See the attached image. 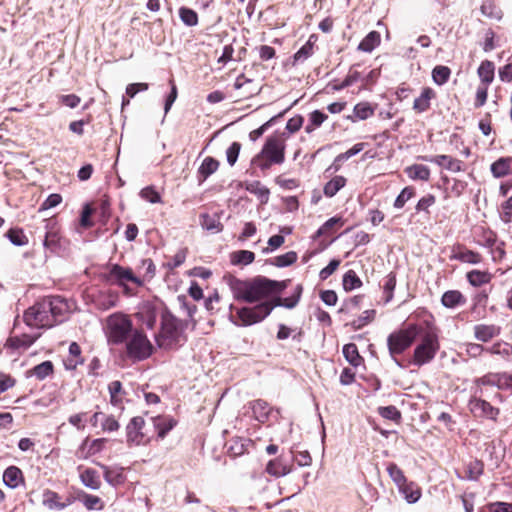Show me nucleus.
Instances as JSON below:
<instances>
[{
    "label": "nucleus",
    "instance_id": "nucleus-1",
    "mask_svg": "<svg viewBox=\"0 0 512 512\" xmlns=\"http://www.w3.org/2000/svg\"><path fill=\"white\" fill-rule=\"evenodd\" d=\"M228 285L235 300L246 303H261L271 301L286 287L285 282L271 280L264 276L250 279L229 277Z\"/></svg>",
    "mask_w": 512,
    "mask_h": 512
},
{
    "label": "nucleus",
    "instance_id": "nucleus-2",
    "mask_svg": "<svg viewBox=\"0 0 512 512\" xmlns=\"http://www.w3.org/2000/svg\"><path fill=\"white\" fill-rule=\"evenodd\" d=\"M67 302L60 297H43L34 304V327L51 328L62 322L68 312Z\"/></svg>",
    "mask_w": 512,
    "mask_h": 512
},
{
    "label": "nucleus",
    "instance_id": "nucleus-3",
    "mask_svg": "<svg viewBox=\"0 0 512 512\" xmlns=\"http://www.w3.org/2000/svg\"><path fill=\"white\" fill-rule=\"evenodd\" d=\"M275 308V304H269L268 301H264L258 303L254 306H242L236 307L234 305H230V315L229 320L235 325L239 327H247L257 323L262 322L266 317H268L273 309Z\"/></svg>",
    "mask_w": 512,
    "mask_h": 512
},
{
    "label": "nucleus",
    "instance_id": "nucleus-4",
    "mask_svg": "<svg viewBox=\"0 0 512 512\" xmlns=\"http://www.w3.org/2000/svg\"><path fill=\"white\" fill-rule=\"evenodd\" d=\"M160 347L172 349L184 341L181 322L169 311L161 316V332L157 340Z\"/></svg>",
    "mask_w": 512,
    "mask_h": 512
},
{
    "label": "nucleus",
    "instance_id": "nucleus-5",
    "mask_svg": "<svg viewBox=\"0 0 512 512\" xmlns=\"http://www.w3.org/2000/svg\"><path fill=\"white\" fill-rule=\"evenodd\" d=\"M132 330L131 319L123 313H114L106 320L105 334L110 344L118 345L126 342Z\"/></svg>",
    "mask_w": 512,
    "mask_h": 512
},
{
    "label": "nucleus",
    "instance_id": "nucleus-6",
    "mask_svg": "<svg viewBox=\"0 0 512 512\" xmlns=\"http://www.w3.org/2000/svg\"><path fill=\"white\" fill-rule=\"evenodd\" d=\"M419 333L416 325H409L407 328L391 333L387 338V345L390 355L394 358L403 353L413 343Z\"/></svg>",
    "mask_w": 512,
    "mask_h": 512
},
{
    "label": "nucleus",
    "instance_id": "nucleus-7",
    "mask_svg": "<svg viewBox=\"0 0 512 512\" xmlns=\"http://www.w3.org/2000/svg\"><path fill=\"white\" fill-rule=\"evenodd\" d=\"M127 355L134 361H142L153 353V346L147 336L138 330L132 332L126 343Z\"/></svg>",
    "mask_w": 512,
    "mask_h": 512
},
{
    "label": "nucleus",
    "instance_id": "nucleus-8",
    "mask_svg": "<svg viewBox=\"0 0 512 512\" xmlns=\"http://www.w3.org/2000/svg\"><path fill=\"white\" fill-rule=\"evenodd\" d=\"M439 349L438 336L433 331H428L422 337V341L414 350L413 362L417 366H422L430 362Z\"/></svg>",
    "mask_w": 512,
    "mask_h": 512
},
{
    "label": "nucleus",
    "instance_id": "nucleus-9",
    "mask_svg": "<svg viewBox=\"0 0 512 512\" xmlns=\"http://www.w3.org/2000/svg\"><path fill=\"white\" fill-rule=\"evenodd\" d=\"M286 138L284 134L267 137L262 149L261 155L269 159L276 165L285 161Z\"/></svg>",
    "mask_w": 512,
    "mask_h": 512
},
{
    "label": "nucleus",
    "instance_id": "nucleus-10",
    "mask_svg": "<svg viewBox=\"0 0 512 512\" xmlns=\"http://www.w3.org/2000/svg\"><path fill=\"white\" fill-rule=\"evenodd\" d=\"M103 278L107 283L120 287H125L127 282H133L138 286L142 285V281L133 274L130 268L122 267L119 264L109 265Z\"/></svg>",
    "mask_w": 512,
    "mask_h": 512
},
{
    "label": "nucleus",
    "instance_id": "nucleus-11",
    "mask_svg": "<svg viewBox=\"0 0 512 512\" xmlns=\"http://www.w3.org/2000/svg\"><path fill=\"white\" fill-rule=\"evenodd\" d=\"M470 411L479 417H486L495 420L499 414V409L493 407L489 402L480 399L472 398L469 402Z\"/></svg>",
    "mask_w": 512,
    "mask_h": 512
},
{
    "label": "nucleus",
    "instance_id": "nucleus-12",
    "mask_svg": "<svg viewBox=\"0 0 512 512\" xmlns=\"http://www.w3.org/2000/svg\"><path fill=\"white\" fill-rule=\"evenodd\" d=\"M419 159L437 164L451 172H460L463 169V162L448 155L420 156Z\"/></svg>",
    "mask_w": 512,
    "mask_h": 512
},
{
    "label": "nucleus",
    "instance_id": "nucleus-13",
    "mask_svg": "<svg viewBox=\"0 0 512 512\" xmlns=\"http://www.w3.org/2000/svg\"><path fill=\"white\" fill-rule=\"evenodd\" d=\"M145 421L142 417H133L126 426L127 442L131 445H140L143 441L144 434L142 429Z\"/></svg>",
    "mask_w": 512,
    "mask_h": 512
},
{
    "label": "nucleus",
    "instance_id": "nucleus-14",
    "mask_svg": "<svg viewBox=\"0 0 512 512\" xmlns=\"http://www.w3.org/2000/svg\"><path fill=\"white\" fill-rule=\"evenodd\" d=\"M72 499L66 497L64 500L53 491H45L42 495V503L50 510H62L72 504Z\"/></svg>",
    "mask_w": 512,
    "mask_h": 512
},
{
    "label": "nucleus",
    "instance_id": "nucleus-15",
    "mask_svg": "<svg viewBox=\"0 0 512 512\" xmlns=\"http://www.w3.org/2000/svg\"><path fill=\"white\" fill-rule=\"evenodd\" d=\"M250 407L254 418L260 423L267 422L273 416V409L262 399L252 401Z\"/></svg>",
    "mask_w": 512,
    "mask_h": 512
},
{
    "label": "nucleus",
    "instance_id": "nucleus-16",
    "mask_svg": "<svg viewBox=\"0 0 512 512\" xmlns=\"http://www.w3.org/2000/svg\"><path fill=\"white\" fill-rule=\"evenodd\" d=\"M501 328L494 324H477L474 326V337L481 342H488L498 336Z\"/></svg>",
    "mask_w": 512,
    "mask_h": 512
},
{
    "label": "nucleus",
    "instance_id": "nucleus-17",
    "mask_svg": "<svg viewBox=\"0 0 512 512\" xmlns=\"http://www.w3.org/2000/svg\"><path fill=\"white\" fill-rule=\"evenodd\" d=\"M3 482L9 488H18L24 483L22 471L16 466H9L3 473Z\"/></svg>",
    "mask_w": 512,
    "mask_h": 512
},
{
    "label": "nucleus",
    "instance_id": "nucleus-18",
    "mask_svg": "<svg viewBox=\"0 0 512 512\" xmlns=\"http://www.w3.org/2000/svg\"><path fill=\"white\" fill-rule=\"evenodd\" d=\"M77 499L88 511H100L104 508V502L100 497L85 491H78Z\"/></svg>",
    "mask_w": 512,
    "mask_h": 512
},
{
    "label": "nucleus",
    "instance_id": "nucleus-19",
    "mask_svg": "<svg viewBox=\"0 0 512 512\" xmlns=\"http://www.w3.org/2000/svg\"><path fill=\"white\" fill-rule=\"evenodd\" d=\"M219 168V161L213 157H206L198 168L197 176L199 183H203L209 176L214 174Z\"/></svg>",
    "mask_w": 512,
    "mask_h": 512
},
{
    "label": "nucleus",
    "instance_id": "nucleus-20",
    "mask_svg": "<svg viewBox=\"0 0 512 512\" xmlns=\"http://www.w3.org/2000/svg\"><path fill=\"white\" fill-rule=\"evenodd\" d=\"M79 477L81 483L91 490H98L101 486L99 473L92 468L82 470Z\"/></svg>",
    "mask_w": 512,
    "mask_h": 512
},
{
    "label": "nucleus",
    "instance_id": "nucleus-21",
    "mask_svg": "<svg viewBox=\"0 0 512 512\" xmlns=\"http://www.w3.org/2000/svg\"><path fill=\"white\" fill-rule=\"evenodd\" d=\"M201 227L211 233H219L223 230V225L220 222V217L217 214L203 213L200 215Z\"/></svg>",
    "mask_w": 512,
    "mask_h": 512
},
{
    "label": "nucleus",
    "instance_id": "nucleus-22",
    "mask_svg": "<svg viewBox=\"0 0 512 512\" xmlns=\"http://www.w3.org/2000/svg\"><path fill=\"white\" fill-rule=\"evenodd\" d=\"M84 359L81 356V348L76 342L69 345V355L64 360V366L67 370H74L78 365L83 364Z\"/></svg>",
    "mask_w": 512,
    "mask_h": 512
},
{
    "label": "nucleus",
    "instance_id": "nucleus-23",
    "mask_svg": "<svg viewBox=\"0 0 512 512\" xmlns=\"http://www.w3.org/2000/svg\"><path fill=\"white\" fill-rule=\"evenodd\" d=\"M398 490L409 504L416 503L422 495L421 489L414 482L406 481L403 486L398 487Z\"/></svg>",
    "mask_w": 512,
    "mask_h": 512
},
{
    "label": "nucleus",
    "instance_id": "nucleus-24",
    "mask_svg": "<svg viewBox=\"0 0 512 512\" xmlns=\"http://www.w3.org/2000/svg\"><path fill=\"white\" fill-rule=\"evenodd\" d=\"M441 303L444 307L453 309L464 305L466 303V299L460 291L449 290L442 295Z\"/></svg>",
    "mask_w": 512,
    "mask_h": 512
},
{
    "label": "nucleus",
    "instance_id": "nucleus-25",
    "mask_svg": "<svg viewBox=\"0 0 512 512\" xmlns=\"http://www.w3.org/2000/svg\"><path fill=\"white\" fill-rule=\"evenodd\" d=\"M477 74L482 85L489 86L494 80L495 65L490 60H484L478 67Z\"/></svg>",
    "mask_w": 512,
    "mask_h": 512
},
{
    "label": "nucleus",
    "instance_id": "nucleus-26",
    "mask_svg": "<svg viewBox=\"0 0 512 512\" xmlns=\"http://www.w3.org/2000/svg\"><path fill=\"white\" fill-rule=\"evenodd\" d=\"M434 91L426 87L422 90L419 97L414 100L413 109L418 113H423L430 108V101L434 97Z\"/></svg>",
    "mask_w": 512,
    "mask_h": 512
},
{
    "label": "nucleus",
    "instance_id": "nucleus-27",
    "mask_svg": "<svg viewBox=\"0 0 512 512\" xmlns=\"http://www.w3.org/2000/svg\"><path fill=\"white\" fill-rule=\"evenodd\" d=\"M301 293H302V286L297 285L293 296L285 298V299H281L279 297V295H277L274 298H272L271 301H268V303L273 304V305L275 304V307L283 306L287 309H292L298 304L300 297H301Z\"/></svg>",
    "mask_w": 512,
    "mask_h": 512
},
{
    "label": "nucleus",
    "instance_id": "nucleus-28",
    "mask_svg": "<svg viewBox=\"0 0 512 512\" xmlns=\"http://www.w3.org/2000/svg\"><path fill=\"white\" fill-rule=\"evenodd\" d=\"M405 173L412 180L428 181L430 169L422 164H413L405 168Z\"/></svg>",
    "mask_w": 512,
    "mask_h": 512
},
{
    "label": "nucleus",
    "instance_id": "nucleus-29",
    "mask_svg": "<svg viewBox=\"0 0 512 512\" xmlns=\"http://www.w3.org/2000/svg\"><path fill=\"white\" fill-rule=\"evenodd\" d=\"M512 172V158H500L491 165V173L496 178L504 177Z\"/></svg>",
    "mask_w": 512,
    "mask_h": 512
},
{
    "label": "nucleus",
    "instance_id": "nucleus-30",
    "mask_svg": "<svg viewBox=\"0 0 512 512\" xmlns=\"http://www.w3.org/2000/svg\"><path fill=\"white\" fill-rule=\"evenodd\" d=\"M246 190L251 194L257 196L262 204H266L269 200L270 191L269 189L262 185L259 181H251L246 183Z\"/></svg>",
    "mask_w": 512,
    "mask_h": 512
},
{
    "label": "nucleus",
    "instance_id": "nucleus-31",
    "mask_svg": "<svg viewBox=\"0 0 512 512\" xmlns=\"http://www.w3.org/2000/svg\"><path fill=\"white\" fill-rule=\"evenodd\" d=\"M16 329L17 327L15 326L13 329L14 335L7 340L6 345L13 349H28L32 344V336L26 333L22 336H18L16 334Z\"/></svg>",
    "mask_w": 512,
    "mask_h": 512
},
{
    "label": "nucleus",
    "instance_id": "nucleus-32",
    "mask_svg": "<svg viewBox=\"0 0 512 512\" xmlns=\"http://www.w3.org/2000/svg\"><path fill=\"white\" fill-rule=\"evenodd\" d=\"M451 259L458 260L463 263L478 264L481 262L482 257L479 253L468 249H459L451 256Z\"/></svg>",
    "mask_w": 512,
    "mask_h": 512
},
{
    "label": "nucleus",
    "instance_id": "nucleus-33",
    "mask_svg": "<svg viewBox=\"0 0 512 512\" xmlns=\"http://www.w3.org/2000/svg\"><path fill=\"white\" fill-rule=\"evenodd\" d=\"M380 40V34L377 31H371L359 43L358 50L370 53L380 44Z\"/></svg>",
    "mask_w": 512,
    "mask_h": 512
},
{
    "label": "nucleus",
    "instance_id": "nucleus-34",
    "mask_svg": "<svg viewBox=\"0 0 512 512\" xmlns=\"http://www.w3.org/2000/svg\"><path fill=\"white\" fill-rule=\"evenodd\" d=\"M265 471L274 477H283L290 473V468L285 465L279 458L270 460L267 465Z\"/></svg>",
    "mask_w": 512,
    "mask_h": 512
},
{
    "label": "nucleus",
    "instance_id": "nucleus-35",
    "mask_svg": "<svg viewBox=\"0 0 512 512\" xmlns=\"http://www.w3.org/2000/svg\"><path fill=\"white\" fill-rule=\"evenodd\" d=\"M346 185V178L343 176H335L328 181L323 188V193L326 197L335 196Z\"/></svg>",
    "mask_w": 512,
    "mask_h": 512
},
{
    "label": "nucleus",
    "instance_id": "nucleus-36",
    "mask_svg": "<svg viewBox=\"0 0 512 512\" xmlns=\"http://www.w3.org/2000/svg\"><path fill=\"white\" fill-rule=\"evenodd\" d=\"M104 473V479L112 486H118L124 481V475L122 468H110L105 465H101Z\"/></svg>",
    "mask_w": 512,
    "mask_h": 512
},
{
    "label": "nucleus",
    "instance_id": "nucleus-37",
    "mask_svg": "<svg viewBox=\"0 0 512 512\" xmlns=\"http://www.w3.org/2000/svg\"><path fill=\"white\" fill-rule=\"evenodd\" d=\"M154 427L157 430L158 437L163 439L167 433L173 429L176 422L170 417L153 418Z\"/></svg>",
    "mask_w": 512,
    "mask_h": 512
},
{
    "label": "nucleus",
    "instance_id": "nucleus-38",
    "mask_svg": "<svg viewBox=\"0 0 512 512\" xmlns=\"http://www.w3.org/2000/svg\"><path fill=\"white\" fill-rule=\"evenodd\" d=\"M491 278V274L487 271L472 270L467 273V280L474 287L489 283Z\"/></svg>",
    "mask_w": 512,
    "mask_h": 512
},
{
    "label": "nucleus",
    "instance_id": "nucleus-39",
    "mask_svg": "<svg viewBox=\"0 0 512 512\" xmlns=\"http://www.w3.org/2000/svg\"><path fill=\"white\" fill-rule=\"evenodd\" d=\"M251 445L250 439L245 438H235L231 441V444L228 448V452L230 455L236 457L241 456L245 452L248 451V447Z\"/></svg>",
    "mask_w": 512,
    "mask_h": 512
},
{
    "label": "nucleus",
    "instance_id": "nucleus-40",
    "mask_svg": "<svg viewBox=\"0 0 512 512\" xmlns=\"http://www.w3.org/2000/svg\"><path fill=\"white\" fill-rule=\"evenodd\" d=\"M343 355L345 359L354 367H358L362 362L356 344L349 343L343 347Z\"/></svg>",
    "mask_w": 512,
    "mask_h": 512
},
{
    "label": "nucleus",
    "instance_id": "nucleus-41",
    "mask_svg": "<svg viewBox=\"0 0 512 512\" xmlns=\"http://www.w3.org/2000/svg\"><path fill=\"white\" fill-rule=\"evenodd\" d=\"M483 471H484V465L481 461H479V460L470 461L467 464L466 475L464 478L467 480H470V481H477L479 479V477L483 474Z\"/></svg>",
    "mask_w": 512,
    "mask_h": 512
},
{
    "label": "nucleus",
    "instance_id": "nucleus-42",
    "mask_svg": "<svg viewBox=\"0 0 512 512\" xmlns=\"http://www.w3.org/2000/svg\"><path fill=\"white\" fill-rule=\"evenodd\" d=\"M342 284L344 290L351 291L359 288L362 285V281L355 271L349 270L344 274Z\"/></svg>",
    "mask_w": 512,
    "mask_h": 512
},
{
    "label": "nucleus",
    "instance_id": "nucleus-43",
    "mask_svg": "<svg viewBox=\"0 0 512 512\" xmlns=\"http://www.w3.org/2000/svg\"><path fill=\"white\" fill-rule=\"evenodd\" d=\"M451 70L447 66L439 65L436 66L432 71V79L435 84L441 86L444 85L450 77Z\"/></svg>",
    "mask_w": 512,
    "mask_h": 512
},
{
    "label": "nucleus",
    "instance_id": "nucleus-44",
    "mask_svg": "<svg viewBox=\"0 0 512 512\" xmlns=\"http://www.w3.org/2000/svg\"><path fill=\"white\" fill-rule=\"evenodd\" d=\"M179 17L184 25L194 27L198 24V14L191 8L181 7Z\"/></svg>",
    "mask_w": 512,
    "mask_h": 512
},
{
    "label": "nucleus",
    "instance_id": "nucleus-45",
    "mask_svg": "<svg viewBox=\"0 0 512 512\" xmlns=\"http://www.w3.org/2000/svg\"><path fill=\"white\" fill-rule=\"evenodd\" d=\"M387 472L397 488L403 486L407 481L403 471L395 463L388 464Z\"/></svg>",
    "mask_w": 512,
    "mask_h": 512
},
{
    "label": "nucleus",
    "instance_id": "nucleus-46",
    "mask_svg": "<svg viewBox=\"0 0 512 512\" xmlns=\"http://www.w3.org/2000/svg\"><path fill=\"white\" fill-rule=\"evenodd\" d=\"M6 236L10 240V242L15 246H24L29 242L28 237L24 234V232L21 229L18 228L10 229L7 232Z\"/></svg>",
    "mask_w": 512,
    "mask_h": 512
},
{
    "label": "nucleus",
    "instance_id": "nucleus-47",
    "mask_svg": "<svg viewBox=\"0 0 512 512\" xmlns=\"http://www.w3.org/2000/svg\"><path fill=\"white\" fill-rule=\"evenodd\" d=\"M353 111L358 120H366L374 114L373 107L367 102L356 104Z\"/></svg>",
    "mask_w": 512,
    "mask_h": 512
},
{
    "label": "nucleus",
    "instance_id": "nucleus-48",
    "mask_svg": "<svg viewBox=\"0 0 512 512\" xmlns=\"http://www.w3.org/2000/svg\"><path fill=\"white\" fill-rule=\"evenodd\" d=\"M480 10L481 13L488 18L496 20H500L502 18L501 11L490 0L484 1L483 4L481 5Z\"/></svg>",
    "mask_w": 512,
    "mask_h": 512
},
{
    "label": "nucleus",
    "instance_id": "nucleus-49",
    "mask_svg": "<svg viewBox=\"0 0 512 512\" xmlns=\"http://www.w3.org/2000/svg\"><path fill=\"white\" fill-rule=\"evenodd\" d=\"M255 255L248 250H240L232 255V263L240 265H248L254 261Z\"/></svg>",
    "mask_w": 512,
    "mask_h": 512
},
{
    "label": "nucleus",
    "instance_id": "nucleus-50",
    "mask_svg": "<svg viewBox=\"0 0 512 512\" xmlns=\"http://www.w3.org/2000/svg\"><path fill=\"white\" fill-rule=\"evenodd\" d=\"M297 253L294 251H289L285 254L278 255L274 258L273 264L277 267H287L292 265L297 261Z\"/></svg>",
    "mask_w": 512,
    "mask_h": 512
},
{
    "label": "nucleus",
    "instance_id": "nucleus-51",
    "mask_svg": "<svg viewBox=\"0 0 512 512\" xmlns=\"http://www.w3.org/2000/svg\"><path fill=\"white\" fill-rule=\"evenodd\" d=\"M415 195V190L413 187L407 186L405 187L400 194L396 197L394 201V207L396 209H401L404 205Z\"/></svg>",
    "mask_w": 512,
    "mask_h": 512
},
{
    "label": "nucleus",
    "instance_id": "nucleus-52",
    "mask_svg": "<svg viewBox=\"0 0 512 512\" xmlns=\"http://www.w3.org/2000/svg\"><path fill=\"white\" fill-rule=\"evenodd\" d=\"M378 413L381 417L391 421H399L401 419L400 411L393 405L379 407Z\"/></svg>",
    "mask_w": 512,
    "mask_h": 512
},
{
    "label": "nucleus",
    "instance_id": "nucleus-53",
    "mask_svg": "<svg viewBox=\"0 0 512 512\" xmlns=\"http://www.w3.org/2000/svg\"><path fill=\"white\" fill-rule=\"evenodd\" d=\"M361 79H362V73H360L358 71L350 70V72L345 77V79L340 84L334 85L333 89L337 90V91L343 90V89L353 85L354 83L360 81Z\"/></svg>",
    "mask_w": 512,
    "mask_h": 512
},
{
    "label": "nucleus",
    "instance_id": "nucleus-54",
    "mask_svg": "<svg viewBox=\"0 0 512 512\" xmlns=\"http://www.w3.org/2000/svg\"><path fill=\"white\" fill-rule=\"evenodd\" d=\"M313 54V43L309 39L295 54L294 64L307 60Z\"/></svg>",
    "mask_w": 512,
    "mask_h": 512
},
{
    "label": "nucleus",
    "instance_id": "nucleus-55",
    "mask_svg": "<svg viewBox=\"0 0 512 512\" xmlns=\"http://www.w3.org/2000/svg\"><path fill=\"white\" fill-rule=\"evenodd\" d=\"M53 373V364L51 361H44L34 366V376L38 379H45L47 376Z\"/></svg>",
    "mask_w": 512,
    "mask_h": 512
},
{
    "label": "nucleus",
    "instance_id": "nucleus-56",
    "mask_svg": "<svg viewBox=\"0 0 512 512\" xmlns=\"http://www.w3.org/2000/svg\"><path fill=\"white\" fill-rule=\"evenodd\" d=\"M140 197L152 204L161 202L160 194L152 186L143 188L140 191Z\"/></svg>",
    "mask_w": 512,
    "mask_h": 512
},
{
    "label": "nucleus",
    "instance_id": "nucleus-57",
    "mask_svg": "<svg viewBox=\"0 0 512 512\" xmlns=\"http://www.w3.org/2000/svg\"><path fill=\"white\" fill-rule=\"evenodd\" d=\"M241 150V144L238 142H233L226 150V158L227 162L230 166L235 165L237 162L239 153Z\"/></svg>",
    "mask_w": 512,
    "mask_h": 512
},
{
    "label": "nucleus",
    "instance_id": "nucleus-58",
    "mask_svg": "<svg viewBox=\"0 0 512 512\" xmlns=\"http://www.w3.org/2000/svg\"><path fill=\"white\" fill-rule=\"evenodd\" d=\"M251 165L264 172L270 169V167L275 164L273 162H269V159L266 158L265 156H262L261 152H259L252 158Z\"/></svg>",
    "mask_w": 512,
    "mask_h": 512
},
{
    "label": "nucleus",
    "instance_id": "nucleus-59",
    "mask_svg": "<svg viewBox=\"0 0 512 512\" xmlns=\"http://www.w3.org/2000/svg\"><path fill=\"white\" fill-rule=\"evenodd\" d=\"M396 287V275L389 273L384 283V292L386 294V302H389L393 298V291Z\"/></svg>",
    "mask_w": 512,
    "mask_h": 512
},
{
    "label": "nucleus",
    "instance_id": "nucleus-60",
    "mask_svg": "<svg viewBox=\"0 0 512 512\" xmlns=\"http://www.w3.org/2000/svg\"><path fill=\"white\" fill-rule=\"evenodd\" d=\"M363 148H364V143H357L352 148L347 150L346 152L339 154L335 158V162L346 161V160L350 159L351 157H353V156L357 155L358 153H360L363 150Z\"/></svg>",
    "mask_w": 512,
    "mask_h": 512
},
{
    "label": "nucleus",
    "instance_id": "nucleus-61",
    "mask_svg": "<svg viewBox=\"0 0 512 512\" xmlns=\"http://www.w3.org/2000/svg\"><path fill=\"white\" fill-rule=\"evenodd\" d=\"M497 373H487L486 375L475 379L474 383L477 387L493 386L497 387Z\"/></svg>",
    "mask_w": 512,
    "mask_h": 512
},
{
    "label": "nucleus",
    "instance_id": "nucleus-62",
    "mask_svg": "<svg viewBox=\"0 0 512 512\" xmlns=\"http://www.w3.org/2000/svg\"><path fill=\"white\" fill-rule=\"evenodd\" d=\"M500 218L505 223L512 222V196L502 204Z\"/></svg>",
    "mask_w": 512,
    "mask_h": 512
},
{
    "label": "nucleus",
    "instance_id": "nucleus-63",
    "mask_svg": "<svg viewBox=\"0 0 512 512\" xmlns=\"http://www.w3.org/2000/svg\"><path fill=\"white\" fill-rule=\"evenodd\" d=\"M62 201V197L60 194L54 193L50 194L45 201L42 203L41 207L39 208V211H45L48 209H51L53 207H56L59 205Z\"/></svg>",
    "mask_w": 512,
    "mask_h": 512
},
{
    "label": "nucleus",
    "instance_id": "nucleus-64",
    "mask_svg": "<svg viewBox=\"0 0 512 512\" xmlns=\"http://www.w3.org/2000/svg\"><path fill=\"white\" fill-rule=\"evenodd\" d=\"M497 388L512 390V374L506 372L497 373Z\"/></svg>",
    "mask_w": 512,
    "mask_h": 512
}]
</instances>
